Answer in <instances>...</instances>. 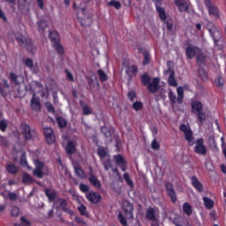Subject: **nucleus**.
<instances>
[{
    "label": "nucleus",
    "instance_id": "1",
    "mask_svg": "<svg viewBox=\"0 0 226 226\" xmlns=\"http://www.w3.org/2000/svg\"><path fill=\"white\" fill-rule=\"evenodd\" d=\"M191 108L192 114L197 115L199 126H202V124H204V121H206V112L203 110L204 105L200 101H193L191 103Z\"/></svg>",
    "mask_w": 226,
    "mask_h": 226
},
{
    "label": "nucleus",
    "instance_id": "2",
    "mask_svg": "<svg viewBox=\"0 0 226 226\" xmlns=\"http://www.w3.org/2000/svg\"><path fill=\"white\" fill-rule=\"evenodd\" d=\"M49 38L58 56H64V48L61 45V35H59V33L57 31H50Z\"/></svg>",
    "mask_w": 226,
    "mask_h": 226
},
{
    "label": "nucleus",
    "instance_id": "3",
    "mask_svg": "<svg viewBox=\"0 0 226 226\" xmlns=\"http://www.w3.org/2000/svg\"><path fill=\"white\" fill-rule=\"evenodd\" d=\"M205 7L208 11L210 17H214L216 20L222 17V12L220 11V7L215 4L211 0H204Z\"/></svg>",
    "mask_w": 226,
    "mask_h": 226
},
{
    "label": "nucleus",
    "instance_id": "4",
    "mask_svg": "<svg viewBox=\"0 0 226 226\" xmlns=\"http://www.w3.org/2000/svg\"><path fill=\"white\" fill-rule=\"evenodd\" d=\"M194 144L195 147L193 151L194 153H196V154H200L201 156H206V154H207V147H206V145L204 144L203 138L196 139Z\"/></svg>",
    "mask_w": 226,
    "mask_h": 226
},
{
    "label": "nucleus",
    "instance_id": "5",
    "mask_svg": "<svg viewBox=\"0 0 226 226\" xmlns=\"http://www.w3.org/2000/svg\"><path fill=\"white\" fill-rule=\"evenodd\" d=\"M80 11H81V15H83L84 17V18L80 17V12L77 13V19L80 26H82V27H87L88 26H91V24H93V18L91 16H86L85 8L80 9Z\"/></svg>",
    "mask_w": 226,
    "mask_h": 226
},
{
    "label": "nucleus",
    "instance_id": "6",
    "mask_svg": "<svg viewBox=\"0 0 226 226\" xmlns=\"http://www.w3.org/2000/svg\"><path fill=\"white\" fill-rule=\"evenodd\" d=\"M146 218L148 222H152L150 226H160L158 217L156 216V209L154 207H149L147 209Z\"/></svg>",
    "mask_w": 226,
    "mask_h": 226
},
{
    "label": "nucleus",
    "instance_id": "7",
    "mask_svg": "<svg viewBox=\"0 0 226 226\" xmlns=\"http://www.w3.org/2000/svg\"><path fill=\"white\" fill-rule=\"evenodd\" d=\"M22 135L25 140H33L37 136L35 129H31L29 124H25L22 128Z\"/></svg>",
    "mask_w": 226,
    "mask_h": 226
},
{
    "label": "nucleus",
    "instance_id": "8",
    "mask_svg": "<svg viewBox=\"0 0 226 226\" xmlns=\"http://www.w3.org/2000/svg\"><path fill=\"white\" fill-rule=\"evenodd\" d=\"M164 186H165L166 192L170 197L171 202H173V204H176V202H177V194H176V190L174 189V184L170 182H166Z\"/></svg>",
    "mask_w": 226,
    "mask_h": 226
},
{
    "label": "nucleus",
    "instance_id": "9",
    "mask_svg": "<svg viewBox=\"0 0 226 226\" xmlns=\"http://www.w3.org/2000/svg\"><path fill=\"white\" fill-rule=\"evenodd\" d=\"M122 209L128 220H133V204L128 200L122 202Z\"/></svg>",
    "mask_w": 226,
    "mask_h": 226
},
{
    "label": "nucleus",
    "instance_id": "10",
    "mask_svg": "<svg viewBox=\"0 0 226 226\" xmlns=\"http://www.w3.org/2000/svg\"><path fill=\"white\" fill-rule=\"evenodd\" d=\"M113 160L115 161L117 167H120L122 172H126L128 169V162H126V159H124L121 154L114 155Z\"/></svg>",
    "mask_w": 226,
    "mask_h": 226
},
{
    "label": "nucleus",
    "instance_id": "11",
    "mask_svg": "<svg viewBox=\"0 0 226 226\" xmlns=\"http://www.w3.org/2000/svg\"><path fill=\"white\" fill-rule=\"evenodd\" d=\"M16 40L17 41L21 43L22 47H26L27 50L33 52V41H31V39L24 37V35H22L21 34H18L16 35Z\"/></svg>",
    "mask_w": 226,
    "mask_h": 226
},
{
    "label": "nucleus",
    "instance_id": "12",
    "mask_svg": "<svg viewBox=\"0 0 226 226\" xmlns=\"http://www.w3.org/2000/svg\"><path fill=\"white\" fill-rule=\"evenodd\" d=\"M43 135L49 146H52V144L56 143V134H54V131L50 127L43 129Z\"/></svg>",
    "mask_w": 226,
    "mask_h": 226
},
{
    "label": "nucleus",
    "instance_id": "13",
    "mask_svg": "<svg viewBox=\"0 0 226 226\" xmlns=\"http://www.w3.org/2000/svg\"><path fill=\"white\" fill-rule=\"evenodd\" d=\"M147 89L152 94H156L158 91H160V78H154L152 82L147 86Z\"/></svg>",
    "mask_w": 226,
    "mask_h": 226
},
{
    "label": "nucleus",
    "instance_id": "14",
    "mask_svg": "<svg viewBox=\"0 0 226 226\" xmlns=\"http://www.w3.org/2000/svg\"><path fill=\"white\" fill-rule=\"evenodd\" d=\"M86 197L87 201L91 202L92 204H98L102 201V195H100V192H89Z\"/></svg>",
    "mask_w": 226,
    "mask_h": 226
},
{
    "label": "nucleus",
    "instance_id": "15",
    "mask_svg": "<svg viewBox=\"0 0 226 226\" xmlns=\"http://www.w3.org/2000/svg\"><path fill=\"white\" fill-rule=\"evenodd\" d=\"M175 6L178 8V11L180 13L186 12L190 10V5L186 3L185 0H175L174 1Z\"/></svg>",
    "mask_w": 226,
    "mask_h": 226
},
{
    "label": "nucleus",
    "instance_id": "16",
    "mask_svg": "<svg viewBox=\"0 0 226 226\" xmlns=\"http://www.w3.org/2000/svg\"><path fill=\"white\" fill-rule=\"evenodd\" d=\"M199 52H200V49H199L197 46H188L185 49V56L187 59H193V57L197 56Z\"/></svg>",
    "mask_w": 226,
    "mask_h": 226
},
{
    "label": "nucleus",
    "instance_id": "17",
    "mask_svg": "<svg viewBox=\"0 0 226 226\" xmlns=\"http://www.w3.org/2000/svg\"><path fill=\"white\" fill-rule=\"evenodd\" d=\"M43 167H45V164L42 162H37L33 174L35 177H38V179H43Z\"/></svg>",
    "mask_w": 226,
    "mask_h": 226
},
{
    "label": "nucleus",
    "instance_id": "18",
    "mask_svg": "<svg viewBox=\"0 0 226 226\" xmlns=\"http://www.w3.org/2000/svg\"><path fill=\"white\" fill-rule=\"evenodd\" d=\"M8 93H10V85L8 80L3 79L2 82H0V94L4 96V98H6Z\"/></svg>",
    "mask_w": 226,
    "mask_h": 226
},
{
    "label": "nucleus",
    "instance_id": "19",
    "mask_svg": "<svg viewBox=\"0 0 226 226\" xmlns=\"http://www.w3.org/2000/svg\"><path fill=\"white\" fill-rule=\"evenodd\" d=\"M191 183L193 188L196 190V192H200V193L204 192V185L200 183V181L199 180V178H197V177L195 176L191 177Z\"/></svg>",
    "mask_w": 226,
    "mask_h": 226
},
{
    "label": "nucleus",
    "instance_id": "20",
    "mask_svg": "<svg viewBox=\"0 0 226 226\" xmlns=\"http://www.w3.org/2000/svg\"><path fill=\"white\" fill-rule=\"evenodd\" d=\"M207 29L208 31V33L211 34L215 43H218V40H216V38L215 37V35L216 34V33H220L218 31V29H216V26H215V24L213 22H208L207 25Z\"/></svg>",
    "mask_w": 226,
    "mask_h": 226
},
{
    "label": "nucleus",
    "instance_id": "21",
    "mask_svg": "<svg viewBox=\"0 0 226 226\" xmlns=\"http://www.w3.org/2000/svg\"><path fill=\"white\" fill-rule=\"evenodd\" d=\"M11 84H14L15 86H20L22 82H24V78L20 75H17L14 72H10V77H9Z\"/></svg>",
    "mask_w": 226,
    "mask_h": 226
},
{
    "label": "nucleus",
    "instance_id": "22",
    "mask_svg": "<svg viewBox=\"0 0 226 226\" xmlns=\"http://www.w3.org/2000/svg\"><path fill=\"white\" fill-rule=\"evenodd\" d=\"M31 108L33 110H36L37 112H40L41 110V104L40 103V98H36L34 96V94L31 100Z\"/></svg>",
    "mask_w": 226,
    "mask_h": 226
},
{
    "label": "nucleus",
    "instance_id": "23",
    "mask_svg": "<svg viewBox=\"0 0 226 226\" xmlns=\"http://www.w3.org/2000/svg\"><path fill=\"white\" fill-rule=\"evenodd\" d=\"M88 181L92 185V186H94V188H96V190H100V188H102V182L98 180V177H96V176L90 174Z\"/></svg>",
    "mask_w": 226,
    "mask_h": 226
},
{
    "label": "nucleus",
    "instance_id": "24",
    "mask_svg": "<svg viewBox=\"0 0 226 226\" xmlns=\"http://www.w3.org/2000/svg\"><path fill=\"white\" fill-rule=\"evenodd\" d=\"M101 162L104 167V170L109 171L112 169V159H110V155L101 159Z\"/></svg>",
    "mask_w": 226,
    "mask_h": 226
},
{
    "label": "nucleus",
    "instance_id": "25",
    "mask_svg": "<svg viewBox=\"0 0 226 226\" xmlns=\"http://www.w3.org/2000/svg\"><path fill=\"white\" fill-rule=\"evenodd\" d=\"M44 193L48 197L49 202H54L57 198V192L52 191L50 189H45Z\"/></svg>",
    "mask_w": 226,
    "mask_h": 226
},
{
    "label": "nucleus",
    "instance_id": "26",
    "mask_svg": "<svg viewBox=\"0 0 226 226\" xmlns=\"http://www.w3.org/2000/svg\"><path fill=\"white\" fill-rule=\"evenodd\" d=\"M57 201L59 202V207L62 208V211L64 213H69L70 215L73 213V211L68 209V203L66 202V200L58 198Z\"/></svg>",
    "mask_w": 226,
    "mask_h": 226
},
{
    "label": "nucleus",
    "instance_id": "27",
    "mask_svg": "<svg viewBox=\"0 0 226 226\" xmlns=\"http://www.w3.org/2000/svg\"><path fill=\"white\" fill-rule=\"evenodd\" d=\"M185 133V139L188 142L189 146H193L195 144V141H193V132L192 129H189V131L184 132Z\"/></svg>",
    "mask_w": 226,
    "mask_h": 226
},
{
    "label": "nucleus",
    "instance_id": "28",
    "mask_svg": "<svg viewBox=\"0 0 226 226\" xmlns=\"http://www.w3.org/2000/svg\"><path fill=\"white\" fill-rule=\"evenodd\" d=\"M177 103L181 105L183 103V100H185V88H183V87H177Z\"/></svg>",
    "mask_w": 226,
    "mask_h": 226
},
{
    "label": "nucleus",
    "instance_id": "29",
    "mask_svg": "<svg viewBox=\"0 0 226 226\" xmlns=\"http://www.w3.org/2000/svg\"><path fill=\"white\" fill-rule=\"evenodd\" d=\"M168 84L172 87H177V80H176V72H174V71H170Z\"/></svg>",
    "mask_w": 226,
    "mask_h": 226
},
{
    "label": "nucleus",
    "instance_id": "30",
    "mask_svg": "<svg viewBox=\"0 0 226 226\" xmlns=\"http://www.w3.org/2000/svg\"><path fill=\"white\" fill-rule=\"evenodd\" d=\"M142 55H143L142 65L147 66L148 64H151V54L149 53V51L144 50L142 51Z\"/></svg>",
    "mask_w": 226,
    "mask_h": 226
},
{
    "label": "nucleus",
    "instance_id": "31",
    "mask_svg": "<svg viewBox=\"0 0 226 226\" xmlns=\"http://www.w3.org/2000/svg\"><path fill=\"white\" fill-rule=\"evenodd\" d=\"M196 63L198 66H206V55L204 53L196 55Z\"/></svg>",
    "mask_w": 226,
    "mask_h": 226
},
{
    "label": "nucleus",
    "instance_id": "32",
    "mask_svg": "<svg viewBox=\"0 0 226 226\" xmlns=\"http://www.w3.org/2000/svg\"><path fill=\"white\" fill-rule=\"evenodd\" d=\"M155 8H156V11L159 15L160 19L162 21L167 20V12L165 11V8L160 7L157 5L155 6Z\"/></svg>",
    "mask_w": 226,
    "mask_h": 226
},
{
    "label": "nucleus",
    "instance_id": "33",
    "mask_svg": "<svg viewBox=\"0 0 226 226\" xmlns=\"http://www.w3.org/2000/svg\"><path fill=\"white\" fill-rule=\"evenodd\" d=\"M47 27H49V22H47V20L41 19L38 22V31H39V33L43 34V33H45V29H47Z\"/></svg>",
    "mask_w": 226,
    "mask_h": 226
},
{
    "label": "nucleus",
    "instance_id": "34",
    "mask_svg": "<svg viewBox=\"0 0 226 226\" xmlns=\"http://www.w3.org/2000/svg\"><path fill=\"white\" fill-rule=\"evenodd\" d=\"M204 206L207 209H213L215 207V201L208 197H203Z\"/></svg>",
    "mask_w": 226,
    "mask_h": 226
},
{
    "label": "nucleus",
    "instance_id": "35",
    "mask_svg": "<svg viewBox=\"0 0 226 226\" xmlns=\"http://www.w3.org/2000/svg\"><path fill=\"white\" fill-rule=\"evenodd\" d=\"M5 170L9 174H18L19 172V168L13 163L7 164Z\"/></svg>",
    "mask_w": 226,
    "mask_h": 226
},
{
    "label": "nucleus",
    "instance_id": "36",
    "mask_svg": "<svg viewBox=\"0 0 226 226\" xmlns=\"http://www.w3.org/2000/svg\"><path fill=\"white\" fill-rule=\"evenodd\" d=\"M97 154H98L100 160H102V159L107 158L109 156V152L107 151V148H105L104 147H100L97 149Z\"/></svg>",
    "mask_w": 226,
    "mask_h": 226
},
{
    "label": "nucleus",
    "instance_id": "37",
    "mask_svg": "<svg viewBox=\"0 0 226 226\" xmlns=\"http://www.w3.org/2000/svg\"><path fill=\"white\" fill-rule=\"evenodd\" d=\"M75 143L73 141H68L65 147L67 154H73L75 153Z\"/></svg>",
    "mask_w": 226,
    "mask_h": 226
},
{
    "label": "nucleus",
    "instance_id": "38",
    "mask_svg": "<svg viewBox=\"0 0 226 226\" xmlns=\"http://www.w3.org/2000/svg\"><path fill=\"white\" fill-rule=\"evenodd\" d=\"M79 105L83 110V116H91V114H93V111L91 109H89V106L84 105L82 101L79 102Z\"/></svg>",
    "mask_w": 226,
    "mask_h": 226
},
{
    "label": "nucleus",
    "instance_id": "39",
    "mask_svg": "<svg viewBox=\"0 0 226 226\" xmlns=\"http://www.w3.org/2000/svg\"><path fill=\"white\" fill-rule=\"evenodd\" d=\"M183 211L185 215H187V216H191L192 213H193L192 205H190V203L188 202L184 203Z\"/></svg>",
    "mask_w": 226,
    "mask_h": 226
},
{
    "label": "nucleus",
    "instance_id": "40",
    "mask_svg": "<svg viewBox=\"0 0 226 226\" xmlns=\"http://www.w3.org/2000/svg\"><path fill=\"white\" fill-rule=\"evenodd\" d=\"M97 75H99V80L101 82H107V80H109V76L102 69H99L97 71Z\"/></svg>",
    "mask_w": 226,
    "mask_h": 226
},
{
    "label": "nucleus",
    "instance_id": "41",
    "mask_svg": "<svg viewBox=\"0 0 226 226\" xmlns=\"http://www.w3.org/2000/svg\"><path fill=\"white\" fill-rule=\"evenodd\" d=\"M140 80L143 86L147 87V85H149L151 82V77L147 73H145L141 75Z\"/></svg>",
    "mask_w": 226,
    "mask_h": 226
},
{
    "label": "nucleus",
    "instance_id": "42",
    "mask_svg": "<svg viewBox=\"0 0 226 226\" xmlns=\"http://www.w3.org/2000/svg\"><path fill=\"white\" fill-rule=\"evenodd\" d=\"M101 132L106 139H110V137H112V132H110V129L108 126H102Z\"/></svg>",
    "mask_w": 226,
    "mask_h": 226
},
{
    "label": "nucleus",
    "instance_id": "43",
    "mask_svg": "<svg viewBox=\"0 0 226 226\" xmlns=\"http://www.w3.org/2000/svg\"><path fill=\"white\" fill-rule=\"evenodd\" d=\"M75 174L80 179H84V177H86V172L84 171V170H82V168L80 166L75 167Z\"/></svg>",
    "mask_w": 226,
    "mask_h": 226
},
{
    "label": "nucleus",
    "instance_id": "44",
    "mask_svg": "<svg viewBox=\"0 0 226 226\" xmlns=\"http://www.w3.org/2000/svg\"><path fill=\"white\" fill-rule=\"evenodd\" d=\"M78 211L81 216H86L87 218H89V213H87V208L84 205H80L78 207Z\"/></svg>",
    "mask_w": 226,
    "mask_h": 226
},
{
    "label": "nucleus",
    "instance_id": "45",
    "mask_svg": "<svg viewBox=\"0 0 226 226\" xmlns=\"http://www.w3.org/2000/svg\"><path fill=\"white\" fill-rule=\"evenodd\" d=\"M108 6L109 8L113 7L115 10H121V2L116 1V0H111L110 2L108 3Z\"/></svg>",
    "mask_w": 226,
    "mask_h": 226
},
{
    "label": "nucleus",
    "instance_id": "46",
    "mask_svg": "<svg viewBox=\"0 0 226 226\" xmlns=\"http://www.w3.org/2000/svg\"><path fill=\"white\" fill-rule=\"evenodd\" d=\"M117 220L119 223L123 226H128V221L126 220V217L123 215V213L119 212L117 215Z\"/></svg>",
    "mask_w": 226,
    "mask_h": 226
},
{
    "label": "nucleus",
    "instance_id": "47",
    "mask_svg": "<svg viewBox=\"0 0 226 226\" xmlns=\"http://www.w3.org/2000/svg\"><path fill=\"white\" fill-rule=\"evenodd\" d=\"M198 73L203 80H207V79H209V76L207 75V72H206V70H204V68L202 67L199 68Z\"/></svg>",
    "mask_w": 226,
    "mask_h": 226
},
{
    "label": "nucleus",
    "instance_id": "48",
    "mask_svg": "<svg viewBox=\"0 0 226 226\" xmlns=\"http://www.w3.org/2000/svg\"><path fill=\"white\" fill-rule=\"evenodd\" d=\"M132 109L133 110H136V112H139V110H142V109H144V104L142 102L137 101L132 103Z\"/></svg>",
    "mask_w": 226,
    "mask_h": 226
},
{
    "label": "nucleus",
    "instance_id": "49",
    "mask_svg": "<svg viewBox=\"0 0 226 226\" xmlns=\"http://www.w3.org/2000/svg\"><path fill=\"white\" fill-rule=\"evenodd\" d=\"M124 179L125 183L130 186V188H133L135 185L133 184V181H132V178H130V174L124 173Z\"/></svg>",
    "mask_w": 226,
    "mask_h": 226
},
{
    "label": "nucleus",
    "instance_id": "50",
    "mask_svg": "<svg viewBox=\"0 0 226 226\" xmlns=\"http://www.w3.org/2000/svg\"><path fill=\"white\" fill-rule=\"evenodd\" d=\"M8 130V120L2 119L0 120V132H6Z\"/></svg>",
    "mask_w": 226,
    "mask_h": 226
},
{
    "label": "nucleus",
    "instance_id": "51",
    "mask_svg": "<svg viewBox=\"0 0 226 226\" xmlns=\"http://www.w3.org/2000/svg\"><path fill=\"white\" fill-rule=\"evenodd\" d=\"M33 177H31V175L27 174V173H24L23 174V177H22V183H24L25 185L27 183H33Z\"/></svg>",
    "mask_w": 226,
    "mask_h": 226
},
{
    "label": "nucleus",
    "instance_id": "52",
    "mask_svg": "<svg viewBox=\"0 0 226 226\" xmlns=\"http://www.w3.org/2000/svg\"><path fill=\"white\" fill-rule=\"evenodd\" d=\"M126 73H134V75H137L139 73V67L137 65H131L128 67V69L125 72Z\"/></svg>",
    "mask_w": 226,
    "mask_h": 226
},
{
    "label": "nucleus",
    "instance_id": "53",
    "mask_svg": "<svg viewBox=\"0 0 226 226\" xmlns=\"http://www.w3.org/2000/svg\"><path fill=\"white\" fill-rule=\"evenodd\" d=\"M168 96H169V100H170V102L171 103V105H174L176 103V101H177V97L176 96V94H173L172 91H170L168 94Z\"/></svg>",
    "mask_w": 226,
    "mask_h": 226
},
{
    "label": "nucleus",
    "instance_id": "54",
    "mask_svg": "<svg viewBox=\"0 0 226 226\" xmlns=\"http://www.w3.org/2000/svg\"><path fill=\"white\" fill-rule=\"evenodd\" d=\"M56 123L60 128H66V120H64V118L58 117L56 118Z\"/></svg>",
    "mask_w": 226,
    "mask_h": 226
},
{
    "label": "nucleus",
    "instance_id": "55",
    "mask_svg": "<svg viewBox=\"0 0 226 226\" xmlns=\"http://www.w3.org/2000/svg\"><path fill=\"white\" fill-rule=\"evenodd\" d=\"M45 107H46L48 112H49L50 114H56V109L54 108L52 103L48 102L45 103Z\"/></svg>",
    "mask_w": 226,
    "mask_h": 226
},
{
    "label": "nucleus",
    "instance_id": "56",
    "mask_svg": "<svg viewBox=\"0 0 226 226\" xmlns=\"http://www.w3.org/2000/svg\"><path fill=\"white\" fill-rule=\"evenodd\" d=\"M164 24L166 25L168 31H172L174 27V23L172 22V19H165Z\"/></svg>",
    "mask_w": 226,
    "mask_h": 226
},
{
    "label": "nucleus",
    "instance_id": "57",
    "mask_svg": "<svg viewBox=\"0 0 226 226\" xmlns=\"http://www.w3.org/2000/svg\"><path fill=\"white\" fill-rule=\"evenodd\" d=\"M20 215V209L18 207H13L11 210V216L17 217Z\"/></svg>",
    "mask_w": 226,
    "mask_h": 226
},
{
    "label": "nucleus",
    "instance_id": "58",
    "mask_svg": "<svg viewBox=\"0 0 226 226\" xmlns=\"http://www.w3.org/2000/svg\"><path fill=\"white\" fill-rule=\"evenodd\" d=\"M127 97L130 100V102H134L135 98H137V93L132 90L128 93Z\"/></svg>",
    "mask_w": 226,
    "mask_h": 226
},
{
    "label": "nucleus",
    "instance_id": "59",
    "mask_svg": "<svg viewBox=\"0 0 226 226\" xmlns=\"http://www.w3.org/2000/svg\"><path fill=\"white\" fill-rule=\"evenodd\" d=\"M64 72L66 73V78L69 82H75V78H73V74L68 71V69L64 70Z\"/></svg>",
    "mask_w": 226,
    "mask_h": 226
},
{
    "label": "nucleus",
    "instance_id": "60",
    "mask_svg": "<svg viewBox=\"0 0 226 226\" xmlns=\"http://www.w3.org/2000/svg\"><path fill=\"white\" fill-rule=\"evenodd\" d=\"M215 84L217 87H223V78L218 76L215 80Z\"/></svg>",
    "mask_w": 226,
    "mask_h": 226
},
{
    "label": "nucleus",
    "instance_id": "61",
    "mask_svg": "<svg viewBox=\"0 0 226 226\" xmlns=\"http://www.w3.org/2000/svg\"><path fill=\"white\" fill-rule=\"evenodd\" d=\"M20 222L19 225L21 226H31V222H29L26 217L21 216L20 217Z\"/></svg>",
    "mask_w": 226,
    "mask_h": 226
},
{
    "label": "nucleus",
    "instance_id": "62",
    "mask_svg": "<svg viewBox=\"0 0 226 226\" xmlns=\"http://www.w3.org/2000/svg\"><path fill=\"white\" fill-rule=\"evenodd\" d=\"M151 147L154 149V151H158L160 150V143L156 139H154L152 141Z\"/></svg>",
    "mask_w": 226,
    "mask_h": 226
},
{
    "label": "nucleus",
    "instance_id": "63",
    "mask_svg": "<svg viewBox=\"0 0 226 226\" xmlns=\"http://www.w3.org/2000/svg\"><path fill=\"white\" fill-rule=\"evenodd\" d=\"M79 190L83 193H87V192H89V185H87L86 184H80L79 185Z\"/></svg>",
    "mask_w": 226,
    "mask_h": 226
},
{
    "label": "nucleus",
    "instance_id": "64",
    "mask_svg": "<svg viewBox=\"0 0 226 226\" xmlns=\"http://www.w3.org/2000/svg\"><path fill=\"white\" fill-rule=\"evenodd\" d=\"M25 64L26 66H27V68H33L34 66L33 60L31 58H26L25 61Z\"/></svg>",
    "mask_w": 226,
    "mask_h": 226
}]
</instances>
